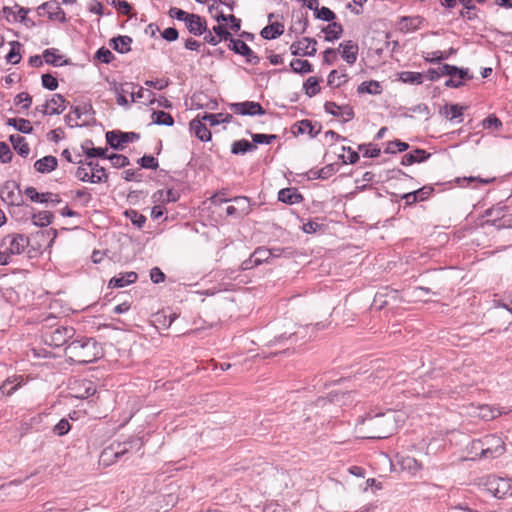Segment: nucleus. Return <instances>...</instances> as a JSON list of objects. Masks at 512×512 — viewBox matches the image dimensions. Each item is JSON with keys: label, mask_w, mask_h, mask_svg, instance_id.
I'll use <instances>...</instances> for the list:
<instances>
[{"label": "nucleus", "mask_w": 512, "mask_h": 512, "mask_svg": "<svg viewBox=\"0 0 512 512\" xmlns=\"http://www.w3.org/2000/svg\"><path fill=\"white\" fill-rule=\"evenodd\" d=\"M403 421L402 412L388 410L385 413L364 417L357 423L356 428L363 438L384 439L393 435Z\"/></svg>", "instance_id": "1"}, {"label": "nucleus", "mask_w": 512, "mask_h": 512, "mask_svg": "<svg viewBox=\"0 0 512 512\" xmlns=\"http://www.w3.org/2000/svg\"><path fill=\"white\" fill-rule=\"evenodd\" d=\"M67 358L77 364L92 363L102 356V348L93 338L72 341L65 349Z\"/></svg>", "instance_id": "2"}, {"label": "nucleus", "mask_w": 512, "mask_h": 512, "mask_svg": "<svg viewBox=\"0 0 512 512\" xmlns=\"http://www.w3.org/2000/svg\"><path fill=\"white\" fill-rule=\"evenodd\" d=\"M54 316H48L44 321L46 322L45 326L42 330V340L43 342L51 347H61L67 343L69 339H71L75 331L72 327L65 326H56L50 324L51 321H54Z\"/></svg>", "instance_id": "3"}, {"label": "nucleus", "mask_w": 512, "mask_h": 512, "mask_svg": "<svg viewBox=\"0 0 512 512\" xmlns=\"http://www.w3.org/2000/svg\"><path fill=\"white\" fill-rule=\"evenodd\" d=\"M29 238L22 234H10L1 239L2 255L0 262L8 265L14 255L22 254L28 247Z\"/></svg>", "instance_id": "4"}, {"label": "nucleus", "mask_w": 512, "mask_h": 512, "mask_svg": "<svg viewBox=\"0 0 512 512\" xmlns=\"http://www.w3.org/2000/svg\"><path fill=\"white\" fill-rule=\"evenodd\" d=\"M475 449L481 448V458H496L504 453V442L501 437L496 435H487L481 440L473 442Z\"/></svg>", "instance_id": "5"}, {"label": "nucleus", "mask_w": 512, "mask_h": 512, "mask_svg": "<svg viewBox=\"0 0 512 512\" xmlns=\"http://www.w3.org/2000/svg\"><path fill=\"white\" fill-rule=\"evenodd\" d=\"M483 486L487 492L498 499H503L512 494V486L509 479L489 476L483 482Z\"/></svg>", "instance_id": "6"}, {"label": "nucleus", "mask_w": 512, "mask_h": 512, "mask_svg": "<svg viewBox=\"0 0 512 512\" xmlns=\"http://www.w3.org/2000/svg\"><path fill=\"white\" fill-rule=\"evenodd\" d=\"M129 446L130 444L126 442L112 443L102 451L100 461L107 466L115 463L128 453Z\"/></svg>", "instance_id": "7"}, {"label": "nucleus", "mask_w": 512, "mask_h": 512, "mask_svg": "<svg viewBox=\"0 0 512 512\" xmlns=\"http://www.w3.org/2000/svg\"><path fill=\"white\" fill-rule=\"evenodd\" d=\"M72 396L78 399H86L96 392L94 383L87 379L75 380L70 385Z\"/></svg>", "instance_id": "8"}, {"label": "nucleus", "mask_w": 512, "mask_h": 512, "mask_svg": "<svg viewBox=\"0 0 512 512\" xmlns=\"http://www.w3.org/2000/svg\"><path fill=\"white\" fill-rule=\"evenodd\" d=\"M138 138L139 135L133 132L109 131L106 133L107 143L114 149H122L125 144Z\"/></svg>", "instance_id": "9"}, {"label": "nucleus", "mask_w": 512, "mask_h": 512, "mask_svg": "<svg viewBox=\"0 0 512 512\" xmlns=\"http://www.w3.org/2000/svg\"><path fill=\"white\" fill-rule=\"evenodd\" d=\"M316 40L312 38H302L291 44L290 51L295 56H314L316 54Z\"/></svg>", "instance_id": "10"}, {"label": "nucleus", "mask_w": 512, "mask_h": 512, "mask_svg": "<svg viewBox=\"0 0 512 512\" xmlns=\"http://www.w3.org/2000/svg\"><path fill=\"white\" fill-rule=\"evenodd\" d=\"M231 110L239 115H248V116H255V115H264L265 110L258 102L254 101H244L239 103H233L231 104Z\"/></svg>", "instance_id": "11"}, {"label": "nucleus", "mask_w": 512, "mask_h": 512, "mask_svg": "<svg viewBox=\"0 0 512 512\" xmlns=\"http://www.w3.org/2000/svg\"><path fill=\"white\" fill-rule=\"evenodd\" d=\"M66 108V100L64 97L60 94H54L52 98L44 105H42L40 111L44 115H59L61 114Z\"/></svg>", "instance_id": "12"}, {"label": "nucleus", "mask_w": 512, "mask_h": 512, "mask_svg": "<svg viewBox=\"0 0 512 512\" xmlns=\"http://www.w3.org/2000/svg\"><path fill=\"white\" fill-rule=\"evenodd\" d=\"M229 48L237 54H240L246 57V61L251 64H257L259 62V57L254 54L251 48L240 39H230Z\"/></svg>", "instance_id": "13"}, {"label": "nucleus", "mask_w": 512, "mask_h": 512, "mask_svg": "<svg viewBox=\"0 0 512 512\" xmlns=\"http://www.w3.org/2000/svg\"><path fill=\"white\" fill-rule=\"evenodd\" d=\"M24 194L35 203H52V204H58L61 202V199L58 194H54L51 192L46 193H39L37 190L30 186L27 187L24 191Z\"/></svg>", "instance_id": "14"}, {"label": "nucleus", "mask_w": 512, "mask_h": 512, "mask_svg": "<svg viewBox=\"0 0 512 512\" xmlns=\"http://www.w3.org/2000/svg\"><path fill=\"white\" fill-rule=\"evenodd\" d=\"M3 15L5 19L8 22H22L28 25V21L30 20L27 18V15L29 13V9L20 7L19 5H15L13 7L5 6L3 7Z\"/></svg>", "instance_id": "15"}, {"label": "nucleus", "mask_w": 512, "mask_h": 512, "mask_svg": "<svg viewBox=\"0 0 512 512\" xmlns=\"http://www.w3.org/2000/svg\"><path fill=\"white\" fill-rule=\"evenodd\" d=\"M41 11L47 13L48 18L51 20H58L61 23L67 21L66 14L60 5L56 2H45L38 7V12L41 15Z\"/></svg>", "instance_id": "16"}, {"label": "nucleus", "mask_w": 512, "mask_h": 512, "mask_svg": "<svg viewBox=\"0 0 512 512\" xmlns=\"http://www.w3.org/2000/svg\"><path fill=\"white\" fill-rule=\"evenodd\" d=\"M184 23L188 31L195 36H200L207 30L205 19L197 14L191 13Z\"/></svg>", "instance_id": "17"}, {"label": "nucleus", "mask_w": 512, "mask_h": 512, "mask_svg": "<svg viewBox=\"0 0 512 512\" xmlns=\"http://www.w3.org/2000/svg\"><path fill=\"white\" fill-rule=\"evenodd\" d=\"M358 50V45L351 40L344 41L339 45L341 57L350 65L356 62Z\"/></svg>", "instance_id": "18"}, {"label": "nucleus", "mask_w": 512, "mask_h": 512, "mask_svg": "<svg viewBox=\"0 0 512 512\" xmlns=\"http://www.w3.org/2000/svg\"><path fill=\"white\" fill-rule=\"evenodd\" d=\"M398 465L402 471H406L412 476H416L422 469V464L411 456H399Z\"/></svg>", "instance_id": "19"}, {"label": "nucleus", "mask_w": 512, "mask_h": 512, "mask_svg": "<svg viewBox=\"0 0 512 512\" xmlns=\"http://www.w3.org/2000/svg\"><path fill=\"white\" fill-rule=\"evenodd\" d=\"M190 131L201 141L208 142L211 140V132L203 123L202 118L193 119L190 124Z\"/></svg>", "instance_id": "20"}, {"label": "nucleus", "mask_w": 512, "mask_h": 512, "mask_svg": "<svg viewBox=\"0 0 512 512\" xmlns=\"http://www.w3.org/2000/svg\"><path fill=\"white\" fill-rule=\"evenodd\" d=\"M179 198L180 193L174 189L158 190L152 195L153 203H160L162 205L176 202Z\"/></svg>", "instance_id": "21"}, {"label": "nucleus", "mask_w": 512, "mask_h": 512, "mask_svg": "<svg viewBox=\"0 0 512 512\" xmlns=\"http://www.w3.org/2000/svg\"><path fill=\"white\" fill-rule=\"evenodd\" d=\"M58 166V160L56 157L48 155L44 156L41 159H38L34 163V168L37 172L41 174H47L54 171Z\"/></svg>", "instance_id": "22"}, {"label": "nucleus", "mask_w": 512, "mask_h": 512, "mask_svg": "<svg viewBox=\"0 0 512 512\" xmlns=\"http://www.w3.org/2000/svg\"><path fill=\"white\" fill-rule=\"evenodd\" d=\"M137 278V273L133 271L120 273L109 281V287L122 288L136 282Z\"/></svg>", "instance_id": "23"}, {"label": "nucleus", "mask_w": 512, "mask_h": 512, "mask_svg": "<svg viewBox=\"0 0 512 512\" xmlns=\"http://www.w3.org/2000/svg\"><path fill=\"white\" fill-rule=\"evenodd\" d=\"M125 86L130 89V95L132 98V102H136L139 100H146L149 104H153L155 99L152 98L153 94L150 90L139 87L137 91H135L136 85L133 83H125Z\"/></svg>", "instance_id": "24"}, {"label": "nucleus", "mask_w": 512, "mask_h": 512, "mask_svg": "<svg viewBox=\"0 0 512 512\" xmlns=\"http://www.w3.org/2000/svg\"><path fill=\"white\" fill-rule=\"evenodd\" d=\"M278 200L292 205L300 203L303 200V197L296 188H284L279 191Z\"/></svg>", "instance_id": "25"}, {"label": "nucleus", "mask_w": 512, "mask_h": 512, "mask_svg": "<svg viewBox=\"0 0 512 512\" xmlns=\"http://www.w3.org/2000/svg\"><path fill=\"white\" fill-rule=\"evenodd\" d=\"M464 107L459 104H446L441 110V113L450 121L457 120L458 123L462 122Z\"/></svg>", "instance_id": "26"}, {"label": "nucleus", "mask_w": 512, "mask_h": 512, "mask_svg": "<svg viewBox=\"0 0 512 512\" xmlns=\"http://www.w3.org/2000/svg\"><path fill=\"white\" fill-rule=\"evenodd\" d=\"M430 157V154L425 150L416 149L412 153H407L402 157V165L409 166L414 163H421L426 161Z\"/></svg>", "instance_id": "27"}, {"label": "nucleus", "mask_w": 512, "mask_h": 512, "mask_svg": "<svg viewBox=\"0 0 512 512\" xmlns=\"http://www.w3.org/2000/svg\"><path fill=\"white\" fill-rule=\"evenodd\" d=\"M22 382H23L22 376H14V377L7 378L0 386V395H2V396L11 395L15 390H17L18 387L21 386Z\"/></svg>", "instance_id": "28"}, {"label": "nucleus", "mask_w": 512, "mask_h": 512, "mask_svg": "<svg viewBox=\"0 0 512 512\" xmlns=\"http://www.w3.org/2000/svg\"><path fill=\"white\" fill-rule=\"evenodd\" d=\"M9 139L13 145L14 150H16L20 156L25 158L29 155L30 147L23 136L15 134L11 135Z\"/></svg>", "instance_id": "29"}, {"label": "nucleus", "mask_w": 512, "mask_h": 512, "mask_svg": "<svg viewBox=\"0 0 512 512\" xmlns=\"http://www.w3.org/2000/svg\"><path fill=\"white\" fill-rule=\"evenodd\" d=\"M284 33V25L275 22L270 25H267L261 30L260 35L267 40L276 39L277 37L281 36Z\"/></svg>", "instance_id": "30"}, {"label": "nucleus", "mask_w": 512, "mask_h": 512, "mask_svg": "<svg viewBox=\"0 0 512 512\" xmlns=\"http://www.w3.org/2000/svg\"><path fill=\"white\" fill-rule=\"evenodd\" d=\"M88 167L91 172L92 183H101L108 180V175L104 167L93 161L88 162Z\"/></svg>", "instance_id": "31"}, {"label": "nucleus", "mask_w": 512, "mask_h": 512, "mask_svg": "<svg viewBox=\"0 0 512 512\" xmlns=\"http://www.w3.org/2000/svg\"><path fill=\"white\" fill-rule=\"evenodd\" d=\"M294 128L296 129V131H294V133L309 134L311 138L316 137L318 135V133L320 132V128L315 130V125H313V123L307 119L298 121L294 125Z\"/></svg>", "instance_id": "32"}, {"label": "nucleus", "mask_w": 512, "mask_h": 512, "mask_svg": "<svg viewBox=\"0 0 512 512\" xmlns=\"http://www.w3.org/2000/svg\"><path fill=\"white\" fill-rule=\"evenodd\" d=\"M357 92L359 94L379 95L382 93V86L380 82L375 80L364 81L358 86Z\"/></svg>", "instance_id": "33"}, {"label": "nucleus", "mask_w": 512, "mask_h": 512, "mask_svg": "<svg viewBox=\"0 0 512 512\" xmlns=\"http://www.w3.org/2000/svg\"><path fill=\"white\" fill-rule=\"evenodd\" d=\"M323 32L325 34V40L328 42H333L340 38L343 33V28L340 23L332 22L323 29Z\"/></svg>", "instance_id": "34"}, {"label": "nucleus", "mask_w": 512, "mask_h": 512, "mask_svg": "<svg viewBox=\"0 0 512 512\" xmlns=\"http://www.w3.org/2000/svg\"><path fill=\"white\" fill-rule=\"evenodd\" d=\"M131 43L132 39L129 36H118L111 40L113 49L122 54L130 51Z\"/></svg>", "instance_id": "35"}, {"label": "nucleus", "mask_w": 512, "mask_h": 512, "mask_svg": "<svg viewBox=\"0 0 512 512\" xmlns=\"http://www.w3.org/2000/svg\"><path fill=\"white\" fill-rule=\"evenodd\" d=\"M53 214L50 211H40L32 215V223L37 227H46L53 221Z\"/></svg>", "instance_id": "36"}, {"label": "nucleus", "mask_w": 512, "mask_h": 512, "mask_svg": "<svg viewBox=\"0 0 512 512\" xmlns=\"http://www.w3.org/2000/svg\"><path fill=\"white\" fill-rule=\"evenodd\" d=\"M7 125L14 127L21 133L29 134L32 132L33 127L31 123L23 118H9L7 120Z\"/></svg>", "instance_id": "37"}, {"label": "nucleus", "mask_w": 512, "mask_h": 512, "mask_svg": "<svg viewBox=\"0 0 512 512\" xmlns=\"http://www.w3.org/2000/svg\"><path fill=\"white\" fill-rule=\"evenodd\" d=\"M502 411L499 408H493L489 405H481L478 407L477 416L485 421L492 420L501 415Z\"/></svg>", "instance_id": "38"}, {"label": "nucleus", "mask_w": 512, "mask_h": 512, "mask_svg": "<svg viewBox=\"0 0 512 512\" xmlns=\"http://www.w3.org/2000/svg\"><path fill=\"white\" fill-rule=\"evenodd\" d=\"M151 118L152 123L156 125L172 126L174 124L173 117L164 111H153Z\"/></svg>", "instance_id": "39"}, {"label": "nucleus", "mask_w": 512, "mask_h": 512, "mask_svg": "<svg viewBox=\"0 0 512 512\" xmlns=\"http://www.w3.org/2000/svg\"><path fill=\"white\" fill-rule=\"evenodd\" d=\"M92 145H93V143L90 140L85 141L81 145V148H82L83 152L87 155V157H102V158L107 157V155H106L107 149H103L100 147L94 148V147H92Z\"/></svg>", "instance_id": "40"}, {"label": "nucleus", "mask_w": 512, "mask_h": 512, "mask_svg": "<svg viewBox=\"0 0 512 512\" xmlns=\"http://www.w3.org/2000/svg\"><path fill=\"white\" fill-rule=\"evenodd\" d=\"M255 149L256 146L246 139L235 141L231 146V152L233 154H244Z\"/></svg>", "instance_id": "41"}, {"label": "nucleus", "mask_w": 512, "mask_h": 512, "mask_svg": "<svg viewBox=\"0 0 512 512\" xmlns=\"http://www.w3.org/2000/svg\"><path fill=\"white\" fill-rule=\"evenodd\" d=\"M10 51L6 55L5 59L10 64H18L21 60V44L18 41H11L10 43Z\"/></svg>", "instance_id": "42"}, {"label": "nucleus", "mask_w": 512, "mask_h": 512, "mask_svg": "<svg viewBox=\"0 0 512 512\" xmlns=\"http://www.w3.org/2000/svg\"><path fill=\"white\" fill-rule=\"evenodd\" d=\"M273 256V252L266 248H257L252 253V261L254 264L261 265L262 263H266L270 260V258Z\"/></svg>", "instance_id": "43"}, {"label": "nucleus", "mask_w": 512, "mask_h": 512, "mask_svg": "<svg viewBox=\"0 0 512 512\" xmlns=\"http://www.w3.org/2000/svg\"><path fill=\"white\" fill-rule=\"evenodd\" d=\"M290 67L293 72L299 73V74H306L310 73L312 71V65L307 60L302 59H294L290 63Z\"/></svg>", "instance_id": "44"}, {"label": "nucleus", "mask_w": 512, "mask_h": 512, "mask_svg": "<svg viewBox=\"0 0 512 512\" xmlns=\"http://www.w3.org/2000/svg\"><path fill=\"white\" fill-rule=\"evenodd\" d=\"M201 118L203 121L208 122L210 126H216L223 122H229V120L232 118V116L224 115L222 113H217V114L205 113Z\"/></svg>", "instance_id": "45"}, {"label": "nucleus", "mask_w": 512, "mask_h": 512, "mask_svg": "<svg viewBox=\"0 0 512 512\" xmlns=\"http://www.w3.org/2000/svg\"><path fill=\"white\" fill-rule=\"evenodd\" d=\"M303 89L308 97H313L320 92L319 80L316 77H309L303 84Z\"/></svg>", "instance_id": "46"}, {"label": "nucleus", "mask_w": 512, "mask_h": 512, "mask_svg": "<svg viewBox=\"0 0 512 512\" xmlns=\"http://www.w3.org/2000/svg\"><path fill=\"white\" fill-rule=\"evenodd\" d=\"M328 85L332 87H340L344 83L347 82V74L342 72H338L337 70H332L328 75Z\"/></svg>", "instance_id": "47"}, {"label": "nucleus", "mask_w": 512, "mask_h": 512, "mask_svg": "<svg viewBox=\"0 0 512 512\" xmlns=\"http://www.w3.org/2000/svg\"><path fill=\"white\" fill-rule=\"evenodd\" d=\"M400 80L404 83L419 85L423 82V76L419 72L404 71L400 73Z\"/></svg>", "instance_id": "48"}, {"label": "nucleus", "mask_w": 512, "mask_h": 512, "mask_svg": "<svg viewBox=\"0 0 512 512\" xmlns=\"http://www.w3.org/2000/svg\"><path fill=\"white\" fill-rule=\"evenodd\" d=\"M125 216L138 228H142L146 222V217L133 209L126 210Z\"/></svg>", "instance_id": "49"}, {"label": "nucleus", "mask_w": 512, "mask_h": 512, "mask_svg": "<svg viewBox=\"0 0 512 512\" xmlns=\"http://www.w3.org/2000/svg\"><path fill=\"white\" fill-rule=\"evenodd\" d=\"M216 20L218 22H227L230 24V29L234 32H237L240 30V19H237L234 15H225L223 13H220L219 15L215 16Z\"/></svg>", "instance_id": "50"}, {"label": "nucleus", "mask_w": 512, "mask_h": 512, "mask_svg": "<svg viewBox=\"0 0 512 512\" xmlns=\"http://www.w3.org/2000/svg\"><path fill=\"white\" fill-rule=\"evenodd\" d=\"M75 176L82 182H90L92 183V177L91 172L88 167V162L83 163L81 161L80 165L78 166Z\"/></svg>", "instance_id": "51"}, {"label": "nucleus", "mask_w": 512, "mask_h": 512, "mask_svg": "<svg viewBox=\"0 0 512 512\" xmlns=\"http://www.w3.org/2000/svg\"><path fill=\"white\" fill-rule=\"evenodd\" d=\"M234 205L237 207L239 213L243 215H247L250 212V201L247 197L239 196L232 199Z\"/></svg>", "instance_id": "52"}, {"label": "nucleus", "mask_w": 512, "mask_h": 512, "mask_svg": "<svg viewBox=\"0 0 512 512\" xmlns=\"http://www.w3.org/2000/svg\"><path fill=\"white\" fill-rule=\"evenodd\" d=\"M82 112L83 111L81 107H74L72 111L65 116L66 124L70 127L79 126L78 120L80 119Z\"/></svg>", "instance_id": "53"}, {"label": "nucleus", "mask_w": 512, "mask_h": 512, "mask_svg": "<svg viewBox=\"0 0 512 512\" xmlns=\"http://www.w3.org/2000/svg\"><path fill=\"white\" fill-rule=\"evenodd\" d=\"M43 58L47 64L54 66L62 65V63H60L62 56L57 54V50L55 49H46L43 52Z\"/></svg>", "instance_id": "54"}, {"label": "nucleus", "mask_w": 512, "mask_h": 512, "mask_svg": "<svg viewBox=\"0 0 512 512\" xmlns=\"http://www.w3.org/2000/svg\"><path fill=\"white\" fill-rule=\"evenodd\" d=\"M106 158H108L111 161L112 165L116 168H122L129 165V159L121 154H111Z\"/></svg>", "instance_id": "55"}, {"label": "nucleus", "mask_w": 512, "mask_h": 512, "mask_svg": "<svg viewBox=\"0 0 512 512\" xmlns=\"http://www.w3.org/2000/svg\"><path fill=\"white\" fill-rule=\"evenodd\" d=\"M71 429V425L67 419H61L54 427L53 432L58 436L66 435Z\"/></svg>", "instance_id": "56"}, {"label": "nucleus", "mask_w": 512, "mask_h": 512, "mask_svg": "<svg viewBox=\"0 0 512 512\" xmlns=\"http://www.w3.org/2000/svg\"><path fill=\"white\" fill-rule=\"evenodd\" d=\"M95 57L105 64L110 63L114 59V55L112 54V52L105 47H101L100 49H98L95 54Z\"/></svg>", "instance_id": "57"}, {"label": "nucleus", "mask_w": 512, "mask_h": 512, "mask_svg": "<svg viewBox=\"0 0 512 512\" xmlns=\"http://www.w3.org/2000/svg\"><path fill=\"white\" fill-rule=\"evenodd\" d=\"M139 164L146 169H157L158 161L154 156L144 155L138 160Z\"/></svg>", "instance_id": "58"}, {"label": "nucleus", "mask_w": 512, "mask_h": 512, "mask_svg": "<svg viewBox=\"0 0 512 512\" xmlns=\"http://www.w3.org/2000/svg\"><path fill=\"white\" fill-rule=\"evenodd\" d=\"M32 98L27 92H21L17 94L14 98V104L20 105L23 104L24 109H28L31 106Z\"/></svg>", "instance_id": "59"}, {"label": "nucleus", "mask_w": 512, "mask_h": 512, "mask_svg": "<svg viewBox=\"0 0 512 512\" xmlns=\"http://www.w3.org/2000/svg\"><path fill=\"white\" fill-rule=\"evenodd\" d=\"M1 198L3 199L4 202L14 205V204H18V200H19L20 196H19V193L14 190H10V191L3 190L1 192Z\"/></svg>", "instance_id": "60"}, {"label": "nucleus", "mask_w": 512, "mask_h": 512, "mask_svg": "<svg viewBox=\"0 0 512 512\" xmlns=\"http://www.w3.org/2000/svg\"><path fill=\"white\" fill-rule=\"evenodd\" d=\"M316 17L323 21L330 22L333 21L336 16L335 13L328 7H322L320 9H317Z\"/></svg>", "instance_id": "61"}, {"label": "nucleus", "mask_w": 512, "mask_h": 512, "mask_svg": "<svg viewBox=\"0 0 512 512\" xmlns=\"http://www.w3.org/2000/svg\"><path fill=\"white\" fill-rule=\"evenodd\" d=\"M277 138L276 135H267V134H253L252 140L253 144L256 146V144H270L273 140Z\"/></svg>", "instance_id": "62"}, {"label": "nucleus", "mask_w": 512, "mask_h": 512, "mask_svg": "<svg viewBox=\"0 0 512 512\" xmlns=\"http://www.w3.org/2000/svg\"><path fill=\"white\" fill-rule=\"evenodd\" d=\"M42 85L44 88L53 91L57 89L58 81L51 74H44L42 75Z\"/></svg>", "instance_id": "63"}, {"label": "nucleus", "mask_w": 512, "mask_h": 512, "mask_svg": "<svg viewBox=\"0 0 512 512\" xmlns=\"http://www.w3.org/2000/svg\"><path fill=\"white\" fill-rule=\"evenodd\" d=\"M12 159V152L9 145L5 142H0V162L8 163Z\"/></svg>", "instance_id": "64"}]
</instances>
